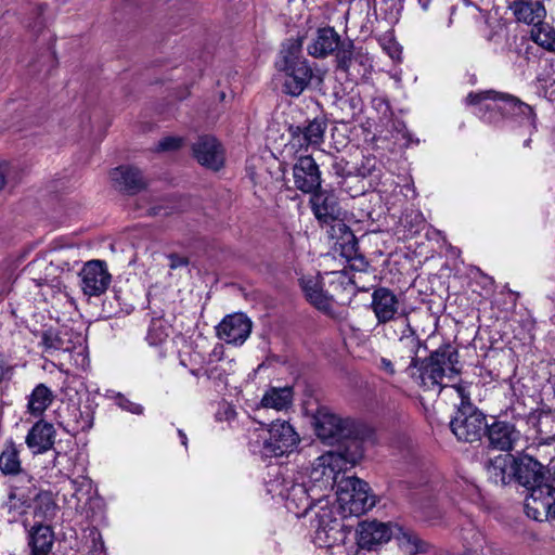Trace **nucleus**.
<instances>
[{"instance_id": "4468645a", "label": "nucleus", "mask_w": 555, "mask_h": 555, "mask_svg": "<svg viewBox=\"0 0 555 555\" xmlns=\"http://www.w3.org/2000/svg\"><path fill=\"white\" fill-rule=\"evenodd\" d=\"M79 275L81 278V289L89 297L101 296L106 292L112 282V275L107 270L106 262L103 260L86 262Z\"/></svg>"}, {"instance_id": "bb28decb", "label": "nucleus", "mask_w": 555, "mask_h": 555, "mask_svg": "<svg viewBox=\"0 0 555 555\" xmlns=\"http://www.w3.org/2000/svg\"><path fill=\"white\" fill-rule=\"evenodd\" d=\"M340 40V36L333 27L319 28L312 43L307 48L308 53L313 57H325L335 52Z\"/></svg>"}, {"instance_id": "79ce46f5", "label": "nucleus", "mask_w": 555, "mask_h": 555, "mask_svg": "<svg viewBox=\"0 0 555 555\" xmlns=\"http://www.w3.org/2000/svg\"><path fill=\"white\" fill-rule=\"evenodd\" d=\"M525 509L528 517L534 519V520H542L543 516H553V511H544V508L541 506L540 503H534L530 495L527 496L526 503H525Z\"/></svg>"}, {"instance_id": "603ef678", "label": "nucleus", "mask_w": 555, "mask_h": 555, "mask_svg": "<svg viewBox=\"0 0 555 555\" xmlns=\"http://www.w3.org/2000/svg\"><path fill=\"white\" fill-rule=\"evenodd\" d=\"M332 274L336 275V281L341 286L351 285L354 283L351 279L347 278L346 274H344L343 272H332Z\"/></svg>"}, {"instance_id": "ddd939ff", "label": "nucleus", "mask_w": 555, "mask_h": 555, "mask_svg": "<svg viewBox=\"0 0 555 555\" xmlns=\"http://www.w3.org/2000/svg\"><path fill=\"white\" fill-rule=\"evenodd\" d=\"M371 309L377 320V324L392 323L390 327H398V320L408 317L397 295L389 288L379 286L372 293Z\"/></svg>"}, {"instance_id": "9d476101", "label": "nucleus", "mask_w": 555, "mask_h": 555, "mask_svg": "<svg viewBox=\"0 0 555 555\" xmlns=\"http://www.w3.org/2000/svg\"><path fill=\"white\" fill-rule=\"evenodd\" d=\"M331 237L335 240L334 251L345 258L352 270L363 272L369 266L365 257L359 253V243L350 230L343 221L332 224Z\"/></svg>"}, {"instance_id": "338daca9", "label": "nucleus", "mask_w": 555, "mask_h": 555, "mask_svg": "<svg viewBox=\"0 0 555 555\" xmlns=\"http://www.w3.org/2000/svg\"><path fill=\"white\" fill-rule=\"evenodd\" d=\"M552 322L555 324V314L552 317Z\"/></svg>"}, {"instance_id": "0eeeda50", "label": "nucleus", "mask_w": 555, "mask_h": 555, "mask_svg": "<svg viewBox=\"0 0 555 555\" xmlns=\"http://www.w3.org/2000/svg\"><path fill=\"white\" fill-rule=\"evenodd\" d=\"M450 428L459 441L473 443L485 436L488 423L486 415L468 398L463 397L450 422Z\"/></svg>"}, {"instance_id": "4d7b16f0", "label": "nucleus", "mask_w": 555, "mask_h": 555, "mask_svg": "<svg viewBox=\"0 0 555 555\" xmlns=\"http://www.w3.org/2000/svg\"><path fill=\"white\" fill-rule=\"evenodd\" d=\"M205 369H192L190 370V373L195 376V377H199V376H203V372H204Z\"/></svg>"}, {"instance_id": "c85d7f7f", "label": "nucleus", "mask_w": 555, "mask_h": 555, "mask_svg": "<svg viewBox=\"0 0 555 555\" xmlns=\"http://www.w3.org/2000/svg\"><path fill=\"white\" fill-rule=\"evenodd\" d=\"M509 9L518 22L528 25H539L546 15L544 5L540 1L515 0Z\"/></svg>"}, {"instance_id": "1a4fd4ad", "label": "nucleus", "mask_w": 555, "mask_h": 555, "mask_svg": "<svg viewBox=\"0 0 555 555\" xmlns=\"http://www.w3.org/2000/svg\"><path fill=\"white\" fill-rule=\"evenodd\" d=\"M337 482L338 501L352 514H363L375 505L374 498L369 493L367 482L358 477H343Z\"/></svg>"}, {"instance_id": "bf43d9fd", "label": "nucleus", "mask_w": 555, "mask_h": 555, "mask_svg": "<svg viewBox=\"0 0 555 555\" xmlns=\"http://www.w3.org/2000/svg\"><path fill=\"white\" fill-rule=\"evenodd\" d=\"M530 143H531V139L529 138V139H527V140H525V142H524V146L529 147V146H530Z\"/></svg>"}, {"instance_id": "72a5a7b5", "label": "nucleus", "mask_w": 555, "mask_h": 555, "mask_svg": "<svg viewBox=\"0 0 555 555\" xmlns=\"http://www.w3.org/2000/svg\"><path fill=\"white\" fill-rule=\"evenodd\" d=\"M72 422L67 423L65 429L76 436L80 431L89 430L93 426L94 411L90 404L74 408L72 411Z\"/></svg>"}, {"instance_id": "f704fd0d", "label": "nucleus", "mask_w": 555, "mask_h": 555, "mask_svg": "<svg viewBox=\"0 0 555 555\" xmlns=\"http://www.w3.org/2000/svg\"><path fill=\"white\" fill-rule=\"evenodd\" d=\"M334 53L336 56L337 68L343 72H348L350 69L353 60H359L360 64H363L364 55H362L360 51L356 52L354 43L349 38L341 39Z\"/></svg>"}, {"instance_id": "f8f14e48", "label": "nucleus", "mask_w": 555, "mask_h": 555, "mask_svg": "<svg viewBox=\"0 0 555 555\" xmlns=\"http://www.w3.org/2000/svg\"><path fill=\"white\" fill-rule=\"evenodd\" d=\"M268 491L281 496L286 508L297 516H305L312 508L313 502L305 483L276 479L269 483Z\"/></svg>"}, {"instance_id": "a211bd4d", "label": "nucleus", "mask_w": 555, "mask_h": 555, "mask_svg": "<svg viewBox=\"0 0 555 555\" xmlns=\"http://www.w3.org/2000/svg\"><path fill=\"white\" fill-rule=\"evenodd\" d=\"M192 152L198 164L208 169L218 171L223 166V149L214 135H199L192 144Z\"/></svg>"}, {"instance_id": "39448f33", "label": "nucleus", "mask_w": 555, "mask_h": 555, "mask_svg": "<svg viewBox=\"0 0 555 555\" xmlns=\"http://www.w3.org/2000/svg\"><path fill=\"white\" fill-rule=\"evenodd\" d=\"M500 101L498 106L501 114L520 128H525L531 135L538 129V116L533 106L521 101L519 98L495 90L469 92L466 96L468 105H478L482 101Z\"/></svg>"}, {"instance_id": "0e129e2a", "label": "nucleus", "mask_w": 555, "mask_h": 555, "mask_svg": "<svg viewBox=\"0 0 555 555\" xmlns=\"http://www.w3.org/2000/svg\"><path fill=\"white\" fill-rule=\"evenodd\" d=\"M72 483H73V486H74V487H76V485L78 483V481H77V480H72Z\"/></svg>"}, {"instance_id": "6e6d98bb", "label": "nucleus", "mask_w": 555, "mask_h": 555, "mask_svg": "<svg viewBox=\"0 0 555 555\" xmlns=\"http://www.w3.org/2000/svg\"><path fill=\"white\" fill-rule=\"evenodd\" d=\"M423 11H428L433 0H417Z\"/></svg>"}, {"instance_id": "412c9836", "label": "nucleus", "mask_w": 555, "mask_h": 555, "mask_svg": "<svg viewBox=\"0 0 555 555\" xmlns=\"http://www.w3.org/2000/svg\"><path fill=\"white\" fill-rule=\"evenodd\" d=\"M392 531L387 524L376 520L362 521L357 529V544L363 550H374L390 540Z\"/></svg>"}, {"instance_id": "69168bd1", "label": "nucleus", "mask_w": 555, "mask_h": 555, "mask_svg": "<svg viewBox=\"0 0 555 555\" xmlns=\"http://www.w3.org/2000/svg\"><path fill=\"white\" fill-rule=\"evenodd\" d=\"M487 40H489V41L492 40V35H488Z\"/></svg>"}, {"instance_id": "ea45409f", "label": "nucleus", "mask_w": 555, "mask_h": 555, "mask_svg": "<svg viewBox=\"0 0 555 555\" xmlns=\"http://www.w3.org/2000/svg\"><path fill=\"white\" fill-rule=\"evenodd\" d=\"M169 337L168 327L162 320H152L146 335V340L151 346H158Z\"/></svg>"}, {"instance_id": "b1692460", "label": "nucleus", "mask_w": 555, "mask_h": 555, "mask_svg": "<svg viewBox=\"0 0 555 555\" xmlns=\"http://www.w3.org/2000/svg\"><path fill=\"white\" fill-rule=\"evenodd\" d=\"M52 267L51 259L47 254L30 261L26 267V272L37 286H50L51 288L61 289L63 286L62 276L57 270H50Z\"/></svg>"}, {"instance_id": "a18cd8bd", "label": "nucleus", "mask_w": 555, "mask_h": 555, "mask_svg": "<svg viewBox=\"0 0 555 555\" xmlns=\"http://www.w3.org/2000/svg\"><path fill=\"white\" fill-rule=\"evenodd\" d=\"M117 403L121 409L129 411L133 414H141L143 412V406L141 404L131 402L124 396H119L117 398Z\"/></svg>"}, {"instance_id": "aec40b11", "label": "nucleus", "mask_w": 555, "mask_h": 555, "mask_svg": "<svg viewBox=\"0 0 555 555\" xmlns=\"http://www.w3.org/2000/svg\"><path fill=\"white\" fill-rule=\"evenodd\" d=\"M299 285L308 302L326 315H334V298L323 289V281L320 275L304 276Z\"/></svg>"}, {"instance_id": "13d9d810", "label": "nucleus", "mask_w": 555, "mask_h": 555, "mask_svg": "<svg viewBox=\"0 0 555 555\" xmlns=\"http://www.w3.org/2000/svg\"><path fill=\"white\" fill-rule=\"evenodd\" d=\"M55 455L53 460V466H57L60 463V457L62 456V453L60 451L54 450Z\"/></svg>"}, {"instance_id": "20e7f679", "label": "nucleus", "mask_w": 555, "mask_h": 555, "mask_svg": "<svg viewBox=\"0 0 555 555\" xmlns=\"http://www.w3.org/2000/svg\"><path fill=\"white\" fill-rule=\"evenodd\" d=\"M511 472L514 479L525 487L534 503H540L545 509L554 503L555 481L554 476L545 478L544 467L532 456L524 455L518 459L512 456Z\"/></svg>"}, {"instance_id": "3c124183", "label": "nucleus", "mask_w": 555, "mask_h": 555, "mask_svg": "<svg viewBox=\"0 0 555 555\" xmlns=\"http://www.w3.org/2000/svg\"><path fill=\"white\" fill-rule=\"evenodd\" d=\"M16 491L14 489H11L8 493V501L5 502V506L11 512L17 507L16 505Z\"/></svg>"}, {"instance_id": "4c0bfd02", "label": "nucleus", "mask_w": 555, "mask_h": 555, "mask_svg": "<svg viewBox=\"0 0 555 555\" xmlns=\"http://www.w3.org/2000/svg\"><path fill=\"white\" fill-rule=\"evenodd\" d=\"M457 14L470 16L474 20V22L480 26H488L489 13L469 1L465 2L464 10H459L456 7L451 8L449 25H451L454 22Z\"/></svg>"}, {"instance_id": "6e6552de", "label": "nucleus", "mask_w": 555, "mask_h": 555, "mask_svg": "<svg viewBox=\"0 0 555 555\" xmlns=\"http://www.w3.org/2000/svg\"><path fill=\"white\" fill-rule=\"evenodd\" d=\"M395 334L398 336V341L392 349L395 363L401 367L403 373L412 378V373L416 371L421 361L417 354L423 347V341L411 326L408 317L398 320V327L395 328Z\"/></svg>"}, {"instance_id": "09e8293b", "label": "nucleus", "mask_w": 555, "mask_h": 555, "mask_svg": "<svg viewBox=\"0 0 555 555\" xmlns=\"http://www.w3.org/2000/svg\"><path fill=\"white\" fill-rule=\"evenodd\" d=\"M204 376H206L209 379H219L221 380L223 378V370L219 369L217 365L206 367L203 372Z\"/></svg>"}, {"instance_id": "4be33fe9", "label": "nucleus", "mask_w": 555, "mask_h": 555, "mask_svg": "<svg viewBox=\"0 0 555 555\" xmlns=\"http://www.w3.org/2000/svg\"><path fill=\"white\" fill-rule=\"evenodd\" d=\"M55 437L53 424L39 420L28 430L25 443L33 454H43L53 449Z\"/></svg>"}, {"instance_id": "5701e85b", "label": "nucleus", "mask_w": 555, "mask_h": 555, "mask_svg": "<svg viewBox=\"0 0 555 555\" xmlns=\"http://www.w3.org/2000/svg\"><path fill=\"white\" fill-rule=\"evenodd\" d=\"M111 178L119 191L129 195L138 194L147 185L141 170L133 166L114 168Z\"/></svg>"}, {"instance_id": "f3484780", "label": "nucleus", "mask_w": 555, "mask_h": 555, "mask_svg": "<svg viewBox=\"0 0 555 555\" xmlns=\"http://www.w3.org/2000/svg\"><path fill=\"white\" fill-rule=\"evenodd\" d=\"M251 326L244 313L229 314L217 326V336L227 344L241 346L249 337Z\"/></svg>"}, {"instance_id": "2eb2a0df", "label": "nucleus", "mask_w": 555, "mask_h": 555, "mask_svg": "<svg viewBox=\"0 0 555 555\" xmlns=\"http://www.w3.org/2000/svg\"><path fill=\"white\" fill-rule=\"evenodd\" d=\"M310 194L309 205L315 219L321 224L336 223L340 216L338 198L333 190L323 189L313 191Z\"/></svg>"}, {"instance_id": "37998d69", "label": "nucleus", "mask_w": 555, "mask_h": 555, "mask_svg": "<svg viewBox=\"0 0 555 555\" xmlns=\"http://www.w3.org/2000/svg\"><path fill=\"white\" fill-rule=\"evenodd\" d=\"M399 540L410 547L411 553H420L424 551V542L413 532L401 531Z\"/></svg>"}, {"instance_id": "c756f323", "label": "nucleus", "mask_w": 555, "mask_h": 555, "mask_svg": "<svg viewBox=\"0 0 555 555\" xmlns=\"http://www.w3.org/2000/svg\"><path fill=\"white\" fill-rule=\"evenodd\" d=\"M47 256L52 262V267L49 269L57 270L60 275L74 271L80 262L79 250L74 246L51 248Z\"/></svg>"}, {"instance_id": "c03bdc74", "label": "nucleus", "mask_w": 555, "mask_h": 555, "mask_svg": "<svg viewBox=\"0 0 555 555\" xmlns=\"http://www.w3.org/2000/svg\"><path fill=\"white\" fill-rule=\"evenodd\" d=\"M182 138L179 137H166L162 139L156 147L158 152H168V151H177L182 145Z\"/></svg>"}, {"instance_id": "680f3d73", "label": "nucleus", "mask_w": 555, "mask_h": 555, "mask_svg": "<svg viewBox=\"0 0 555 555\" xmlns=\"http://www.w3.org/2000/svg\"><path fill=\"white\" fill-rule=\"evenodd\" d=\"M151 215H158V211L156 210V208L151 209Z\"/></svg>"}, {"instance_id": "de8ad7c7", "label": "nucleus", "mask_w": 555, "mask_h": 555, "mask_svg": "<svg viewBox=\"0 0 555 555\" xmlns=\"http://www.w3.org/2000/svg\"><path fill=\"white\" fill-rule=\"evenodd\" d=\"M169 259V268L175 270L181 267H186L189 264V259L186 257L180 256L178 254H170L168 256Z\"/></svg>"}, {"instance_id": "e433bc0d", "label": "nucleus", "mask_w": 555, "mask_h": 555, "mask_svg": "<svg viewBox=\"0 0 555 555\" xmlns=\"http://www.w3.org/2000/svg\"><path fill=\"white\" fill-rule=\"evenodd\" d=\"M0 470L4 475H17L21 472L20 452L12 439L5 442L0 454Z\"/></svg>"}, {"instance_id": "cd10ccee", "label": "nucleus", "mask_w": 555, "mask_h": 555, "mask_svg": "<svg viewBox=\"0 0 555 555\" xmlns=\"http://www.w3.org/2000/svg\"><path fill=\"white\" fill-rule=\"evenodd\" d=\"M74 333L69 328H49L41 333V346L46 352L65 351L70 352L76 348Z\"/></svg>"}, {"instance_id": "2f4dec72", "label": "nucleus", "mask_w": 555, "mask_h": 555, "mask_svg": "<svg viewBox=\"0 0 555 555\" xmlns=\"http://www.w3.org/2000/svg\"><path fill=\"white\" fill-rule=\"evenodd\" d=\"M293 395L292 387H271L264 392L260 403L263 408L281 411L292 405Z\"/></svg>"}, {"instance_id": "5fc2aeb1", "label": "nucleus", "mask_w": 555, "mask_h": 555, "mask_svg": "<svg viewBox=\"0 0 555 555\" xmlns=\"http://www.w3.org/2000/svg\"><path fill=\"white\" fill-rule=\"evenodd\" d=\"M178 436L180 438L181 443L188 449V437L186 434L182 429H178Z\"/></svg>"}, {"instance_id": "9b49d317", "label": "nucleus", "mask_w": 555, "mask_h": 555, "mask_svg": "<svg viewBox=\"0 0 555 555\" xmlns=\"http://www.w3.org/2000/svg\"><path fill=\"white\" fill-rule=\"evenodd\" d=\"M310 525L314 531V543L321 547H331L345 538L343 531L344 525L341 520L336 517L334 509L327 506V503L320 506L314 518L311 519Z\"/></svg>"}, {"instance_id": "dca6fc26", "label": "nucleus", "mask_w": 555, "mask_h": 555, "mask_svg": "<svg viewBox=\"0 0 555 555\" xmlns=\"http://www.w3.org/2000/svg\"><path fill=\"white\" fill-rule=\"evenodd\" d=\"M294 185L305 194L322 186V175L319 165L310 155L300 156L293 166Z\"/></svg>"}, {"instance_id": "58836bf2", "label": "nucleus", "mask_w": 555, "mask_h": 555, "mask_svg": "<svg viewBox=\"0 0 555 555\" xmlns=\"http://www.w3.org/2000/svg\"><path fill=\"white\" fill-rule=\"evenodd\" d=\"M531 39L540 47L555 52V30L547 24L541 22L533 26Z\"/></svg>"}, {"instance_id": "423d86ee", "label": "nucleus", "mask_w": 555, "mask_h": 555, "mask_svg": "<svg viewBox=\"0 0 555 555\" xmlns=\"http://www.w3.org/2000/svg\"><path fill=\"white\" fill-rule=\"evenodd\" d=\"M249 429V439L254 436L262 439L261 448L259 450L262 457H281L294 452L299 442V435L287 421L276 420L264 427ZM251 444V441L249 442Z\"/></svg>"}, {"instance_id": "a19ab883", "label": "nucleus", "mask_w": 555, "mask_h": 555, "mask_svg": "<svg viewBox=\"0 0 555 555\" xmlns=\"http://www.w3.org/2000/svg\"><path fill=\"white\" fill-rule=\"evenodd\" d=\"M402 223L408 235L414 236L425 227V219L420 212H411L404 215Z\"/></svg>"}, {"instance_id": "49530a36", "label": "nucleus", "mask_w": 555, "mask_h": 555, "mask_svg": "<svg viewBox=\"0 0 555 555\" xmlns=\"http://www.w3.org/2000/svg\"><path fill=\"white\" fill-rule=\"evenodd\" d=\"M348 163L344 158L334 157L332 163V170L337 177H345L347 175Z\"/></svg>"}, {"instance_id": "473e14b6", "label": "nucleus", "mask_w": 555, "mask_h": 555, "mask_svg": "<svg viewBox=\"0 0 555 555\" xmlns=\"http://www.w3.org/2000/svg\"><path fill=\"white\" fill-rule=\"evenodd\" d=\"M59 506L55 495L50 490L39 491L34 498V515L40 520H51L55 517Z\"/></svg>"}, {"instance_id": "7ed1b4c3", "label": "nucleus", "mask_w": 555, "mask_h": 555, "mask_svg": "<svg viewBox=\"0 0 555 555\" xmlns=\"http://www.w3.org/2000/svg\"><path fill=\"white\" fill-rule=\"evenodd\" d=\"M459 351L450 344L441 345L431 351L428 357L420 361L412 373V379L416 380L425 389H442L444 377L452 378L460 373L457 369Z\"/></svg>"}, {"instance_id": "a878e982", "label": "nucleus", "mask_w": 555, "mask_h": 555, "mask_svg": "<svg viewBox=\"0 0 555 555\" xmlns=\"http://www.w3.org/2000/svg\"><path fill=\"white\" fill-rule=\"evenodd\" d=\"M55 535L50 525L35 524L27 534L30 555H49L54 545Z\"/></svg>"}, {"instance_id": "e2e57ef3", "label": "nucleus", "mask_w": 555, "mask_h": 555, "mask_svg": "<svg viewBox=\"0 0 555 555\" xmlns=\"http://www.w3.org/2000/svg\"><path fill=\"white\" fill-rule=\"evenodd\" d=\"M463 555H477V554L469 551V552H465Z\"/></svg>"}, {"instance_id": "6ab92c4d", "label": "nucleus", "mask_w": 555, "mask_h": 555, "mask_svg": "<svg viewBox=\"0 0 555 555\" xmlns=\"http://www.w3.org/2000/svg\"><path fill=\"white\" fill-rule=\"evenodd\" d=\"M326 128L327 120L324 116L313 118L306 126H291V143L299 149L319 146L324 141Z\"/></svg>"}, {"instance_id": "7c9ffc66", "label": "nucleus", "mask_w": 555, "mask_h": 555, "mask_svg": "<svg viewBox=\"0 0 555 555\" xmlns=\"http://www.w3.org/2000/svg\"><path fill=\"white\" fill-rule=\"evenodd\" d=\"M53 400V391L46 384H38L28 396L27 412L35 417H39Z\"/></svg>"}, {"instance_id": "864d4df0", "label": "nucleus", "mask_w": 555, "mask_h": 555, "mask_svg": "<svg viewBox=\"0 0 555 555\" xmlns=\"http://www.w3.org/2000/svg\"><path fill=\"white\" fill-rule=\"evenodd\" d=\"M9 164L0 163V191L3 190L5 185V176L8 172Z\"/></svg>"}, {"instance_id": "8fccbe9b", "label": "nucleus", "mask_w": 555, "mask_h": 555, "mask_svg": "<svg viewBox=\"0 0 555 555\" xmlns=\"http://www.w3.org/2000/svg\"><path fill=\"white\" fill-rule=\"evenodd\" d=\"M379 367H380V370H383L386 374H388L390 376L396 374L395 363L387 358L380 359Z\"/></svg>"}, {"instance_id": "f257e3e1", "label": "nucleus", "mask_w": 555, "mask_h": 555, "mask_svg": "<svg viewBox=\"0 0 555 555\" xmlns=\"http://www.w3.org/2000/svg\"><path fill=\"white\" fill-rule=\"evenodd\" d=\"M314 428L318 438L325 444L336 446V450L328 451L315 461L314 470L323 468L322 476L331 478L341 469L338 461L356 465L363 457V448L360 437L361 425L352 418H343L326 408L318 409L314 415Z\"/></svg>"}, {"instance_id": "c9c22d12", "label": "nucleus", "mask_w": 555, "mask_h": 555, "mask_svg": "<svg viewBox=\"0 0 555 555\" xmlns=\"http://www.w3.org/2000/svg\"><path fill=\"white\" fill-rule=\"evenodd\" d=\"M512 455L498 456L490 462L488 466L489 478L494 483L507 485L514 479L512 466Z\"/></svg>"}, {"instance_id": "f03ea898", "label": "nucleus", "mask_w": 555, "mask_h": 555, "mask_svg": "<svg viewBox=\"0 0 555 555\" xmlns=\"http://www.w3.org/2000/svg\"><path fill=\"white\" fill-rule=\"evenodd\" d=\"M302 38L287 39L280 50L275 67L284 75L283 92L297 98L310 85L313 69L302 55Z\"/></svg>"}, {"instance_id": "052dcab7", "label": "nucleus", "mask_w": 555, "mask_h": 555, "mask_svg": "<svg viewBox=\"0 0 555 555\" xmlns=\"http://www.w3.org/2000/svg\"><path fill=\"white\" fill-rule=\"evenodd\" d=\"M85 485L90 486V480H88V479H83V480L81 481V486H85Z\"/></svg>"}, {"instance_id": "393cba45", "label": "nucleus", "mask_w": 555, "mask_h": 555, "mask_svg": "<svg viewBox=\"0 0 555 555\" xmlns=\"http://www.w3.org/2000/svg\"><path fill=\"white\" fill-rule=\"evenodd\" d=\"M485 436H487L492 449L509 451L518 440L519 431L516 430L513 424L494 421L492 424H488Z\"/></svg>"}]
</instances>
